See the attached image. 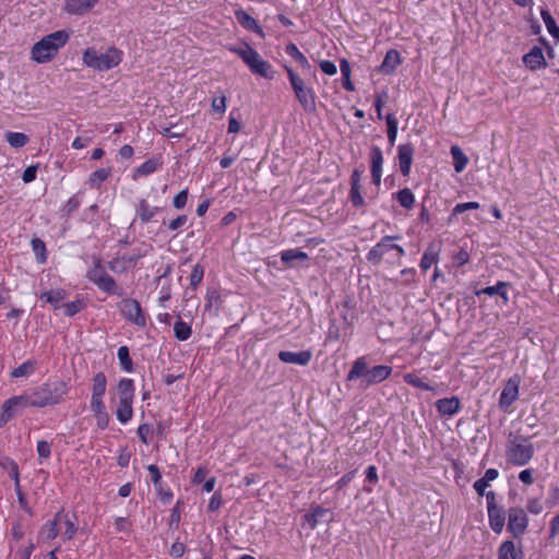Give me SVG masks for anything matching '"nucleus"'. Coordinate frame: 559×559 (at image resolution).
<instances>
[{"label": "nucleus", "mask_w": 559, "mask_h": 559, "mask_svg": "<svg viewBox=\"0 0 559 559\" xmlns=\"http://www.w3.org/2000/svg\"><path fill=\"white\" fill-rule=\"evenodd\" d=\"M86 277L108 295L123 296L124 294L123 289L118 286L115 278L106 272L100 258L93 259V266L87 271Z\"/></svg>", "instance_id": "obj_8"}, {"label": "nucleus", "mask_w": 559, "mask_h": 559, "mask_svg": "<svg viewBox=\"0 0 559 559\" xmlns=\"http://www.w3.org/2000/svg\"><path fill=\"white\" fill-rule=\"evenodd\" d=\"M534 455L530 438L510 432L506 444L507 461L515 466L526 465Z\"/></svg>", "instance_id": "obj_5"}, {"label": "nucleus", "mask_w": 559, "mask_h": 559, "mask_svg": "<svg viewBox=\"0 0 559 559\" xmlns=\"http://www.w3.org/2000/svg\"><path fill=\"white\" fill-rule=\"evenodd\" d=\"M108 269L114 273H124L129 270L122 257H117L108 262Z\"/></svg>", "instance_id": "obj_52"}, {"label": "nucleus", "mask_w": 559, "mask_h": 559, "mask_svg": "<svg viewBox=\"0 0 559 559\" xmlns=\"http://www.w3.org/2000/svg\"><path fill=\"white\" fill-rule=\"evenodd\" d=\"M121 314L138 326H145L146 319L140 302L132 298H124L120 302Z\"/></svg>", "instance_id": "obj_9"}, {"label": "nucleus", "mask_w": 559, "mask_h": 559, "mask_svg": "<svg viewBox=\"0 0 559 559\" xmlns=\"http://www.w3.org/2000/svg\"><path fill=\"white\" fill-rule=\"evenodd\" d=\"M68 384L60 379L49 380L35 388L31 394L33 396L32 407H46L60 403L68 394Z\"/></svg>", "instance_id": "obj_3"}, {"label": "nucleus", "mask_w": 559, "mask_h": 559, "mask_svg": "<svg viewBox=\"0 0 559 559\" xmlns=\"http://www.w3.org/2000/svg\"><path fill=\"white\" fill-rule=\"evenodd\" d=\"M98 0H67L66 11L70 14L82 15L88 12Z\"/></svg>", "instance_id": "obj_22"}, {"label": "nucleus", "mask_w": 559, "mask_h": 559, "mask_svg": "<svg viewBox=\"0 0 559 559\" xmlns=\"http://www.w3.org/2000/svg\"><path fill=\"white\" fill-rule=\"evenodd\" d=\"M110 176L109 168H99L91 174L88 185L91 188H99L102 183Z\"/></svg>", "instance_id": "obj_41"}, {"label": "nucleus", "mask_w": 559, "mask_h": 559, "mask_svg": "<svg viewBox=\"0 0 559 559\" xmlns=\"http://www.w3.org/2000/svg\"><path fill=\"white\" fill-rule=\"evenodd\" d=\"M174 334L178 341H187L192 334V329L188 323L179 319L174 324Z\"/></svg>", "instance_id": "obj_40"}, {"label": "nucleus", "mask_w": 559, "mask_h": 559, "mask_svg": "<svg viewBox=\"0 0 559 559\" xmlns=\"http://www.w3.org/2000/svg\"><path fill=\"white\" fill-rule=\"evenodd\" d=\"M122 52L116 47H110L104 53H97L93 48H87L83 53L84 63L98 71L115 68L121 62Z\"/></svg>", "instance_id": "obj_7"}, {"label": "nucleus", "mask_w": 559, "mask_h": 559, "mask_svg": "<svg viewBox=\"0 0 559 559\" xmlns=\"http://www.w3.org/2000/svg\"><path fill=\"white\" fill-rule=\"evenodd\" d=\"M5 139L8 143L15 148L23 147L28 142V136L25 133L22 132H8L5 134Z\"/></svg>", "instance_id": "obj_47"}, {"label": "nucleus", "mask_w": 559, "mask_h": 559, "mask_svg": "<svg viewBox=\"0 0 559 559\" xmlns=\"http://www.w3.org/2000/svg\"><path fill=\"white\" fill-rule=\"evenodd\" d=\"M439 251L440 248L435 245L430 243L426 251L424 252L421 260H420V269L426 272L430 266L438 262L439 259Z\"/></svg>", "instance_id": "obj_26"}, {"label": "nucleus", "mask_w": 559, "mask_h": 559, "mask_svg": "<svg viewBox=\"0 0 559 559\" xmlns=\"http://www.w3.org/2000/svg\"><path fill=\"white\" fill-rule=\"evenodd\" d=\"M133 402L119 401L118 408L116 411L117 419L121 424H127L133 416Z\"/></svg>", "instance_id": "obj_37"}, {"label": "nucleus", "mask_w": 559, "mask_h": 559, "mask_svg": "<svg viewBox=\"0 0 559 559\" xmlns=\"http://www.w3.org/2000/svg\"><path fill=\"white\" fill-rule=\"evenodd\" d=\"M519 394V381L514 379H510L506 386L503 388L500 395V406L508 407L510 406L516 399Z\"/></svg>", "instance_id": "obj_21"}, {"label": "nucleus", "mask_w": 559, "mask_h": 559, "mask_svg": "<svg viewBox=\"0 0 559 559\" xmlns=\"http://www.w3.org/2000/svg\"><path fill=\"white\" fill-rule=\"evenodd\" d=\"M37 168H38L37 165H31L25 168V170L23 171V175H22V179L25 183H29L35 180Z\"/></svg>", "instance_id": "obj_63"}, {"label": "nucleus", "mask_w": 559, "mask_h": 559, "mask_svg": "<svg viewBox=\"0 0 559 559\" xmlns=\"http://www.w3.org/2000/svg\"><path fill=\"white\" fill-rule=\"evenodd\" d=\"M523 62L531 70H537L547 66L543 50L538 46H534L527 53L523 56Z\"/></svg>", "instance_id": "obj_16"}, {"label": "nucleus", "mask_w": 559, "mask_h": 559, "mask_svg": "<svg viewBox=\"0 0 559 559\" xmlns=\"http://www.w3.org/2000/svg\"><path fill=\"white\" fill-rule=\"evenodd\" d=\"M228 50L239 56L253 74L267 80L275 78L276 72L273 70L272 64L263 60L259 52L248 43H243V47L230 45Z\"/></svg>", "instance_id": "obj_4"}, {"label": "nucleus", "mask_w": 559, "mask_h": 559, "mask_svg": "<svg viewBox=\"0 0 559 559\" xmlns=\"http://www.w3.org/2000/svg\"><path fill=\"white\" fill-rule=\"evenodd\" d=\"M414 154L415 148L412 143L401 144L397 147L400 171L405 177H407L411 173Z\"/></svg>", "instance_id": "obj_14"}, {"label": "nucleus", "mask_w": 559, "mask_h": 559, "mask_svg": "<svg viewBox=\"0 0 559 559\" xmlns=\"http://www.w3.org/2000/svg\"><path fill=\"white\" fill-rule=\"evenodd\" d=\"M152 432V428L148 424H141L139 427H138V430H136V433L140 438V440L144 443V444H148V439H147V436Z\"/></svg>", "instance_id": "obj_62"}, {"label": "nucleus", "mask_w": 559, "mask_h": 559, "mask_svg": "<svg viewBox=\"0 0 559 559\" xmlns=\"http://www.w3.org/2000/svg\"><path fill=\"white\" fill-rule=\"evenodd\" d=\"M370 163H371V171H382L383 165V154L379 146H371L370 148Z\"/></svg>", "instance_id": "obj_45"}, {"label": "nucleus", "mask_w": 559, "mask_h": 559, "mask_svg": "<svg viewBox=\"0 0 559 559\" xmlns=\"http://www.w3.org/2000/svg\"><path fill=\"white\" fill-rule=\"evenodd\" d=\"M403 380H404V382H406L407 384H409L414 388H417V389H420L424 391H429V392L435 391L433 385L426 382L423 378L418 377L416 373H412V372L405 373L403 376Z\"/></svg>", "instance_id": "obj_36"}, {"label": "nucleus", "mask_w": 559, "mask_h": 559, "mask_svg": "<svg viewBox=\"0 0 559 559\" xmlns=\"http://www.w3.org/2000/svg\"><path fill=\"white\" fill-rule=\"evenodd\" d=\"M117 356L120 362L121 368L127 371H133V361L130 357V352L128 346H120L117 352Z\"/></svg>", "instance_id": "obj_43"}, {"label": "nucleus", "mask_w": 559, "mask_h": 559, "mask_svg": "<svg viewBox=\"0 0 559 559\" xmlns=\"http://www.w3.org/2000/svg\"><path fill=\"white\" fill-rule=\"evenodd\" d=\"M287 73L290 86L294 91L295 97L307 112H313L317 108L316 93L311 86H308L305 80L296 73L292 67L284 66Z\"/></svg>", "instance_id": "obj_6"}, {"label": "nucleus", "mask_w": 559, "mask_h": 559, "mask_svg": "<svg viewBox=\"0 0 559 559\" xmlns=\"http://www.w3.org/2000/svg\"><path fill=\"white\" fill-rule=\"evenodd\" d=\"M107 378L104 372H97L93 378L92 397H103L106 392Z\"/></svg>", "instance_id": "obj_35"}, {"label": "nucleus", "mask_w": 559, "mask_h": 559, "mask_svg": "<svg viewBox=\"0 0 559 559\" xmlns=\"http://www.w3.org/2000/svg\"><path fill=\"white\" fill-rule=\"evenodd\" d=\"M63 519V511L56 513L53 520L48 521L41 528V533L47 539H53L58 536L59 530L58 524Z\"/></svg>", "instance_id": "obj_32"}, {"label": "nucleus", "mask_w": 559, "mask_h": 559, "mask_svg": "<svg viewBox=\"0 0 559 559\" xmlns=\"http://www.w3.org/2000/svg\"><path fill=\"white\" fill-rule=\"evenodd\" d=\"M392 371V367L388 365H378L368 368L366 358L359 357L354 361L349 372L347 373L346 380L354 381L361 379V385L364 388H368L386 380L391 376Z\"/></svg>", "instance_id": "obj_1"}, {"label": "nucleus", "mask_w": 559, "mask_h": 559, "mask_svg": "<svg viewBox=\"0 0 559 559\" xmlns=\"http://www.w3.org/2000/svg\"><path fill=\"white\" fill-rule=\"evenodd\" d=\"M329 512V509H325L321 506L311 507L310 510L305 513L304 520L310 526V528L313 530L319 524V521L323 519Z\"/></svg>", "instance_id": "obj_27"}, {"label": "nucleus", "mask_w": 559, "mask_h": 559, "mask_svg": "<svg viewBox=\"0 0 559 559\" xmlns=\"http://www.w3.org/2000/svg\"><path fill=\"white\" fill-rule=\"evenodd\" d=\"M396 199H397L400 205L407 210L413 209V206L415 204V197L409 188L401 189L396 193Z\"/></svg>", "instance_id": "obj_44"}, {"label": "nucleus", "mask_w": 559, "mask_h": 559, "mask_svg": "<svg viewBox=\"0 0 559 559\" xmlns=\"http://www.w3.org/2000/svg\"><path fill=\"white\" fill-rule=\"evenodd\" d=\"M401 62L402 58L400 52L396 49H390L386 51L384 59L379 67V71L384 74H392Z\"/></svg>", "instance_id": "obj_19"}, {"label": "nucleus", "mask_w": 559, "mask_h": 559, "mask_svg": "<svg viewBox=\"0 0 559 559\" xmlns=\"http://www.w3.org/2000/svg\"><path fill=\"white\" fill-rule=\"evenodd\" d=\"M147 471L151 475V480H152L155 489H160V485H163V483H162V474H160L159 468L156 465L151 464L147 466Z\"/></svg>", "instance_id": "obj_56"}, {"label": "nucleus", "mask_w": 559, "mask_h": 559, "mask_svg": "<svg viewBox=\"0 0 559 559\" xmlns=\"http://www.w3.org/2000/svg\"><path fill=\"white\" fill-rule=\"evenodd\" d=\"M159 210L158 206H150L145 199H141L135 206L136 216L143 224L151 222Z\"/></svg>", "instance_id": "obj_23"}, {"label": "nucleus", "mask_w": 559, "mask_h": 559, "mask_svg": "<svg viewBox=\"0 0 559 559\" xmlns=\"http://www.w3.org/2000/svg\"><path fill=\"white\" fill-rule=\"evenodd\" d=\"M285 52L288 56H290L294 60H296L301 66L304 71L311 70L310 62L294 43H289L288 45H286Z\"/></svg>", "instance_id": "obj_29"}, {"label": "nucleus", "mask_w": 559, "mask_h": 559, "mask_svg": "<svg viewBox=\"0 0 559 559\" xmlns=\"http://www.w3.org/2000/svg\"><path fill=\"white\" fill-rule=\"evenodd\" d=\"M542 19L547 27V31L549 34L559 40V26L557 25L555 19L550 14V12L547 9L540 10Z\"/></svg>", "instance_id": "obj_38"}, {"label": "nucleus", "mask_w": 559, "mask_h": 559, "mask_svg": "<svg viewBox=\"0 0 559 559\" xmlns=\"http://www.w3.org/2000/svg\"><path fill=\"white\" fill-rule=\"evenodd\" d=\"M31 245L37 261L39 263H45L47 261V250L45 242L41 239L34 237L31 241Z\"/></svg>", "instance_id": "obj_46"}, {"label": "nucleus", "mask_w": 559, "mask_h": 559, "mask_svg": "<svg viewBox=\"0 0 559 559\" xmlns=\"http://www.w3.org/2000/svg\"><path fill=\"white\" fill-rule=\"evenodd\" d=\"M400 236H384L367 254V260L377 265L381 262L383 255L391 251V241L399 239Z\"/></svg>", "instance_id": "obj_12"}, {"label": "nucleus", "mask_w": 559, "mask_h": 559, "mask_svg": "<svg viewBox=\"0 0 559 559\" xmlns=\"http://www.w3.org/2000/svg\"><path fill=\"white\" fill-rule=\"evenodd\" d=\"M523 552L516 549L512 540L503 542L498 549V559H522Z\"/></svg>", "instance_id": "obj_25"}, {"label": "nucleus", "mask_w": 559, "mask_h": 559, "mask_svg": "<svg viewBox=\"0 0 559 559\" xmlns=\"http://www.w3.org/2000/svg\"><path fill=\"white\" fill-rule=\"evenodd\" d=\"M0 465L2 467H7L8 466V467L11 468V478L14 480V487H15V492H16V496H17L19 504H20L21 509H23L27 513L32 514V509L28 507L26 497H25V495L22 491L21 486H20V478H19L20 473H19V466H17L16 462L11 460L10 457H4L0 462Z\"/></svg>", "instance_id": "obj_11"}, {"label": "nucleus", "mask_w": 559, "mask_h": 559, "mask_svg": "<svg viewBox=\"0 0 559 559\" xmlns=\"http://www.w3.org/2000/svg\"><path fill=\"white\" fill-rule=\"evenodd\" d=\"M180 504H181V501H177L176 506L171 510V514L169 518V526L170 527L178 528V526H179L180 519H181Z\"/></svg>", "instance_id": "obj_58"}, {"label": "nucleus", "mask_w": 559, "mask_h": 559, "mask_svg": "<svg viewBox=\"0 0 559 559\" xmlns=\"http://www.w3.org/2000/svg\"><path fill=\"white\" fill-rule=\"evenodd\" d=\"M204 267L201 264H195L190 275V285L195 288L203 280Z\"/></svg>", "instance_id": "obj_53"}, {"label": "nucleus", "mask_w": 559, "mask_h": 559, "mask_svg": "<svg viewBox=\"0 0 559 559\" xmlns=\"http://www.w3.org/2000/svg\"><path fill=\"white\" fill-rule=\"evenodd\" d=\"M10 404L15 408L16 412L23 411L27 407H32L33 396L29 393H25L22 395L12 396L9 399Z\"/></svg>", "instance_id": "obj_39"}, {"label": "nucleus", "mask_w": 559, "mask_h": 559, "mask_svg": "<svg viewBox=\"0 0 559 559\" xmlns=\"http://www.w3.org/2000/svg\"><path fill=\"white\" fill-rule=\"evenodd\" d=\"M80 204L81 201L76 195L71 197L61 210L62 216L69 217L79 209Z\"/></svg>", "instance_id": "obj_51"}, {"label": "nucleus", "mask_w": 559, "mask_h": 559, "mask_svg": "<svg viewBox=\"0 0 559 559\" xmlns=\"http://www.w3.org/2000/svg\"><path fill=\"white\" fill-rule=\"evenodd\" d=\"M188 222L187 215H178L175 219L170 221L169 223H166V221H163V226H166L168 230L176 231L179 230L181 227H183Z\"/></svg>", "instance_id": "obj_50"}, {"label": "nucleus", "mask_w": 559, "mask_h": 559, "mask_svg": "<svg viewBox=\"0 0 559 559\" xmlns=\"http://www.w3.org/2000/svg\"><path fill=\"white\" fill-rule=\"evenodd\" d=\"M160 162L158 158H150L141 164L133 173V179H138L141 176H148L156 171L160 167Z\"/></svg>", "instance_id": "obj_30"}, {"label": "nucleus", "mask_w": 559, "mask_h": 559, "mask_svg": "<svg viewBox=\"0 0 559 559\" xmlns=\"http://www.w3.org/2000/svg\"><path fill=\"white\" fill-rule=\"evenodd\" d=\"M84 307V302L80 299L68 302L64 305V314L68 317H73Z\"/></svg>", "instance_id": "obj_54"}, {"label": "nucleus", "mask_w": 559, "mask_h": 559, "mask_svg": "<svg viewBox=\"0 0 559 559\" xmlns=\"http://www.w3.org/2000/svg\"><path fill=\"white\" fill-rule=\"evenodd\" d=\"M309 259L308 254L298 249H289L285 250L281 253V260L288 266H294L295 261H307Z\"/></svg>", "instance_id": "obj_31"}, {"label": "nucleus", "mask_w": 559, "mask_h": 559, "mask_svg": "<svg viewBox=\"0 0 559 559\" xmlns=\"http://www.w3.org/2000/svg\"><path fill=\"white\" fill-rule=\"evenodd\" d=\"M451 156L453 159V167L456 173H462L467 164H468V157L464 154V152L456 145H453L451 147Z\"/></svg>", "instance_id": "obj_33"}, {"label": "nucleus", "mask_w": 559, "mask_h": 559, "mask_svg": "<svg viewBox=\"0 0 559 559\" xmlns=\"http://www.w3.org/2000/svg\"><path fill=\"white\" fill-rule=\"evenodd\" d=\"M37 453H38L39 457L48 459L51 454L50 444L45 440L38 441L37 442Z\"/></svg>", "instance_id": "obj_60"}, {"label": "nucleus", "mask_w": 559, "mask_h": 559, "mask_svg": "<svg viewBox=\"0 0 559 559\" xmlns=\"http://www.w3.org/2000/svg\"><path fill=\"white\" fill-rule=\"evenodd\" d=\"M235 16L237 22L246 29L254 32L260 36H264L262 27L258 24V21L252 17L248 12L243 9H238L235 11Z\"/></svg>", "instance_id": "obj_17"}, {"label": "nucleus", "mask_w": 559, "mask_h": 559, "mask_svg": "<svg viewBox=\"0 0 559 559\" xmlns=\"http://www.w3.org/2000/svg\"><path fill=\"white\" fill-rule=\"evenodd\" d=\"M528 518L523 509L521 508H511L509 510V521H508V532L514 538H520L523 536L527 530Z\"/></svg>", "instance_id": "obj_10"}, {"label": "nucleus", "mask_w": 559, "mask_h": 559, "mask_svg": "<svg viewBox=\"0 0 559 559\" xmlns=\"http://www.w3.org/2000/svg\"><path fill=\"white\" fill-rule=\"evenodd\" d=\"M437 411L443 416H453L461 409V401L457 396L440 399L436 402Z\"/></svg>", "instance_id": "obj_18"}, {"label": "nucleus", "mask_w": 559, "mask_h": 559, "mask_svg": "<svg viewBox=\"0 0 559 559\" xmlns=\"http://www.w3.org/2000/svg\"><path fill=\"white\" fill-rule=\"evenodd\" d=\"M188 202V189L181 190L178 194L175 195L173 200V205L177 210H181L187 205Z\"/></svg>", "instance_id": "obj_57"}, {"label": "nucleus", "mask_w": 559, "mask_h": 559, "mask_svg": "<svg viewBox=\"0 0 559 559\" xmlns=\"http://www.w3.org/2000/svg\"><path fill=\"white\" fill-rule=\"evenodd\" d=\"M17 412L7 400L0 408V428H2Z\"/></svg>", "instance_id": "obj_49"}, {"label": "nucleus", "mask_w": 559, "mask_h": 559, "mask_svg": "<svg viewBox=\"0 0 559 559\" xmlns=\"http://www.w3.org/2000/svg\"><path fill=\"white\" fill-rule=\"evenodd\" d=\"M478 202H465V203H457L453 210L451 216H455L457 214H462L468 210H477L479 209Z\"/></svg>", "instance_id": "obj_55"}, {"label": "nucleus", "mask_w": 559, "mask_h": 559, "mask_svg": "<svg viewBox=\"0 0 559 559\" xmlns=\"http://www.w3.org/2000/svg\"><path fill=\"white\" fill-rule=\"evenodd\" d=\"M221 506H222V495H221V492L216 491L213 493V496L211 497V499L209 501L207 510L210 512H215L221 508Z\"/></svg>", "instance_id": "obj_61"}, {"label": "nucleus", "mask_w": 559, "mask_h": 559, "mask_svg": "<svg viewBox=\"0 0 559 559\" xmlns=\"http://www.w3.org/2000/svg\"><path fill=\"white\" fill-rule=\"evenodd\" d=\"M509 286H510L509 282H501V281H499L493 286H487V287H485L483 289L476 290L475 294L477 296H479L481 294H485V295H488V296L499 295L504 300V302H508L509 298H508L507 288Z\"/></svg>", "instance_id": "obj_28"}, {"label": "nucleus", "mask_w": 559, "mask_h": 559, "mask_svg": "<svg viewBox=\"0 0 559 559\" xmlns=\"http://www.w3.org/2000/svg\"><path fill=\"white\" fill-rule=\"evenodd\" d=\"M119 401L133 402L135 386L132 379L123 378L117 385Z\"/></svg>", "instance_id": "obj_24"}, {"label": "nucleus", "mask_w": 559, "mask_h": 559, "mask_svg": "<svg viewBox=\"0 0 559 559\" xmlns=\"http://www.w3.org/2000/svg\"><path fill=\"white\" fill-rule=\"evenodd\" d=\"M90 407L94 415L106 412V406L103 402V397H91Z\"/></svg>", "instance_id": "obj_59"}, {"label": "nucleus", "mask_w": 559, "mask_h": 559, "mask_svg": "<svg viewBox=\"0 0 559 559\" xmlns=\"http://www.w3.org/2000/svg\"><path fill=\"white\" fill-rule=\"evenodd\" d=\"M488 520L490 528L500 534L503 530L506 523V512L502 507H491L488 508Z\"/></svg>", "instance_id": "obj_20"}, {"label": "nucleus", "mask_w": 559, "mask_h": 559, "mask_svg": "<svg viewBox=\"0 0 559 559\" xmlns=\"http://www.w3.org/2000/svg\"><path fill=\"white\" fill-rule=\"evenodd\" d=\"M362 170L359 168H355L350 176V191H349V201L354 207H362L365 205V200L361 195V180Z\"/></svg>", "instance_id": "obj_13"}, {"label": "nucleus", "mask_w": 559, "mask_h": 559, "mask_svg": "<svg viewBox=\"0 0 559 559\" xmlns=\"http://www.w3.org/2000/svg\"><path fill=\"white\" fill-rule=\"evenodd\" d=\"M312 358L311 350H301L298 353L281 350L278 359L285 364H295L299 366H307Z\"/></svg>", "instance_id": "obj_15"}, {"label": "nucleus", "mask_w": 559, "mask_h": 559, "mask_svg": "<svg viewBox=\"0 0 559 559\" xmlns=\"http://www.w3.org/2000/svg\"><path fill=\"white\" fill-rule=\"evenodd\" d=\"M39 298L49 302L53 309H59L60 302L66 298V292L63 289H51L41 293Z\"/></svg>", "instance_id": "obj_34"}, {"label": "nucleus", "mask_w": 559, "mask_h": 559, "mask_svg": "<svg viewBox=\"0 0 559 559\" xmlns=\"http://www.w3.org/2000/svg\"><path fill=\"white\" fill-rule=\"evenodd\" d=\"M385 120H386V126H388V130H386L388 141H389L390 145L393 146L395 143L396 136H397L399 122L393 114H388L385 117Z\"/></svg>", "instance_id": "obj_48"}, {"label": "nucleus", "mask_w": 559, "mask_h": 559, "mask_svg": "<svg viewBox=\"0 0 559 559\" xmlns=\"http://www.w3.org/2000/svg\"><path fill=\"white\" fill-rule=\"evenodd\" d=\"M35 368H36V361L28 359V360L24 361L22 365H20L19 367H16L15 369H13V371L11 372V377L12 378L27 377L35 371Z\"/></svg>", "instance_id": "obj_42"}, {"label": "nucleus", "mask_w": 559, "mask_h": 559, "mask_svg": "<svg viewBox=\"0 0 559 559\" xmlns=\"http://www.w3.org/2000/svg\"><path fill=\"white\" fill-rule=\"evenodd\" d=\"M69 33L64 29L56 31L44 36L31 49V59L37 63L52 60L58 51L68 43Z\"/></svg>", "instance_id": "obj_2"}, {"label": "nucleus", "mask_w": 559, "mask_h": 559, "mask_svg": "<svg viewBox=\"0 0 559 559\" xmlns=\"http://www.w3.org/2000/svg\"><path fill=\"white\" fill-rule=\"evenodd\" d=\"M558 503H559V487L552 486L550 489V492H549V497L546 500V504L549 508H552Z\"/></svg>", "instance_id": "obj_64"}]
</instances>
